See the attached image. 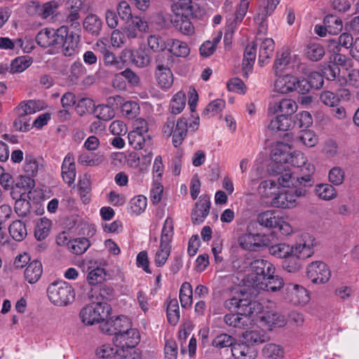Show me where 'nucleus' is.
I'll list each match as a JSON object with an SVG mask.
<instances>
[{"mask_svg": "<svg viewBox=\"0 0 359 359\" xmlns=\"http://www.w3.org/2000/svg\"><path fill=\"white\" fill-rule=\"evenodd\" d=\"M81 321L87 325L100 324L103 333L115 336L117 332H124L131 327V321L127 316H114L109 318H95L92 316H81Z\"/></svg>", "mask_w": 359, "mask_h": 359, "instance_id": "f257e3e1", "label": "nucleus"}, {"mask_svg": "<svg viewBox=\"0 0 359 359\" xmlns=\"http://www.w3.org/2000/svg\"><path fill=\"white\" fill-rule=\"evenodd\" d=\"M257 222L266 229H278L284 236L291 235L294 231L290 224L274 210L261 212L257 217Z\"/></svg>", "mask_w": 359, "mask_h": 359, "instance_id": "f03ea898", "label": "nucleus"}, {"mask_svg": "<svg viewBox=\"0 0 359 359\" xmlns=\"http://www.w3.org/2000/svg\"><path fill=\"white\" fill-rule=\"evenodd\" d=\"M47 293L50 301L58 306H67L75 298L74 288L65 281L51 283L47 289Z\"/></svg>", "mask_w": 359, "mask_h": 359, "instance_id": "7ed1b4c3", "label": "nucleus"}, {"mask_svg": "<svg viewBox=\"0 0 359 359\" xmlns=\"http://www.w3.org/2000/svg\"><path fill=\"white\" fill-rule=\"evenodd\" d=\"M306 189L297 188L294 190L283 189L273 197L271 205L276 208L290 209L298 205V198L306 195Z\"/></svg>", "mask_w": 359, "mask_h": 359, "instance_id": "20e7f679", "label": "nucleus"}, {"mask_svg": "<svg viewBox=\"0 0 359 359\" xmlns=\"http://www.w3.org/2000/svg\"><path fill=\"white\" fill-rule=\"evenodd\" d=\"M65 32H66V26H61L57 29L46 27L38 32L36 41L43 48L53 47L58 49V44L62 41V37L67 34Z\"/></svg>", "mask_w": 359, "mask_h": 359, "instance_id": "39448f33", "label": "nucleus"}, {"mask_svg": "<svg viewBox=\"0 0 359 359\" xmlns=\"http://www.w3.org/2000/svg\"><path fill=\"white\" fill-rule=\"evenodd\" d=\"M200 123L198 116L189 118L182 117L176 123L173 132L172 143L175 147L180 146L189 132L194 133L198 130Z\"/></svg>", "mask_w": 359, "mask_h": 359, "instance_id": "423d86ee", "label": "nucleus"}, {"mask_svg": "<svg viewBox=\"0 0 359 359\" xmlns=\"http://www.w3.org/2000/svg\"><path fill=\"white\" fill-rule=\"evenodd\" d=\"M306 276L314 284H324L330 280L331 271L325 263L315 261L307 266Z\"/></svg>", "mask_w": 359, "mask_h": 359, "instance_id": "0eeeda50", "label": "nucleus"}, {"mask_svg": "<svg viewBox=\"0 0 359 359\" xmlns=\"http://www.w3.org/2000/svg\"><path fill=\"white\" fill-rule=\"evenodd\" d=\"M250 269L252 271L250 278L252 281V287H257L258 283L264 280L267 274L275 273L273 265L264 259H256L251 262Z\"/></svg>", "mask_w": 359, "mask_h": 359, "instance_id": "6e6552de", "label": "nucleus"}, {"mask_svg": "<svg viewBox=\"0 0 359 359\" xmlns=\"http://www.w3.org/2000/svg\"><path fill=\"white\" fill-rule=\"evenodd\" d=\"M140 333L137 329L130 327L124 332H117L113 337V343L124 353L125 349L134 348L140 341Z\"/></svg>", "mask_w": 359, "mask_h": 359, "instance_id": "1a4fd4ad", "label": "nucleus"}, {"mask_svg": "<svg viewBox=\"0 0 359 359\" xmlns=\"http://www.w3.org/2000/svg\"><path fill=\"white\" fill-rule=\"evenodd\" d=\"M240 246L246 250L257 251L259 248L270 244L269 236L259 233H244L238 238Z\"/></svg>", "mask_w": 359, "mask_h": 359, "instance_id": "9d476101", "label": "nucleus"}, {"mask_svg": "<svg viewBox=\"0 0 359 359\" xmlns=\"http://www.w3.org/2000/svg\"><path fill=\"white\" fill-rule=\"evenodd\" d=\"M285 299L294 306H304L309 302L310 296L303 286L290 283L286 287Z\"/></svg>", "mask_w": 359, "mask_h": 359, "instance_id": "9b49d317", "label": "nucleus"}, {"mask_svg": "<svg viewBox=\"0 0 359 359\" xmlns=\"http://www.w3.org/2000/svg\"><path fill=\"white\" fill-rule=\"evenodd\" d=\"M316 245L315 238L307 234L302 236V240L293 245L292 254L303 260L311 257L314 253L313 248Z\"/></svg>", "mask_w": 359, "mask_h": 359, "instance_id": "f8f14e48", "label": "nucleus"}, {"mask_svg": "<svg viewBox=\"0 0 359 359\" xmlns=\"http://www.w3.org/2000/svg\"><path fill=\"white\" fill-rule=\"evenodd\" d=\"M174 14V18L172 23L174 27L178 29L180 32L185 35H191L194 32V27L190 21L188 14L185 11H182V8H178L177 11H172ZM191 16H192L191 15ZM196 16V14L194 15Z\"/></svg>", "mask_w": 359, "mask_h": 359, "instance_id": "ddd939ff", "label": "nucleus"}, {"mask_svg": "<svg viewBox=\"0 0 359 359\" xmlns=\"http://www.w3.org/2000/svg\"><path fill=\"white\" fill-rule=\"evenodd\" d=\"M273 90L280 94H287L294 91L297 77L290 73L275 75Z\"/></svg>", "mask_w": 359, "mask_h": 359, "instance_id": "4468645a", "label": "nucleus"}, {"mask_svg": "<svg viewBox=\"0 0 359 359\" xmlns=\"http://www.w3.org/2000/svg\"><path fill=\"white\" fill-rule=\"evenodd\" d=\"M66 36L62 37V41L58 44V49L62 48L65 56L73 55L78 48L80 41V35L74 32H69L66 26Z\"/></svg>", "mask_w": 359, "mask_h": 359, "instance_id": "2eb2a0df", "label": "nucleus"}, {"mask_svg": "<svg viewBox=\"0 0 359 359\" xmlns=\"http://www.w3.org/2000/svg\"><path fill=\"white\" fill-rule=\"evenodd\" d=\"M295 62L292 60L290 52L288 50H283L277 54L276 59L273 64V70L275 75L287 73L293 69Z\"/></svg>", "mask_w": 359, "mask_h": 359, "instance_id": "dca6fc26", "label": "nucleus"}, {"mask_svg": "<svg viewBox=\"0 0 359 359\" xmlns=\"http://www.w3.org/2000/svg\"><path fill=\"white\" fill-rule=\"evenodd\" d=\"M62 177L65 183L69 185L74 184L76 171L74 155L67 154L63 159L61 167Z\"/></svg>", "mask_w": 359, "mask_h": 359, "instance_id": "f3484780", "label": "nucleus"}, {"mask_svg": "<svg viewBox=\"0 0 359 359\" xmlns=\"http://www.w3.org/2000/svg\"><path fill=\"white\" fill-rule=\"evenodd\" d=\"M243 295L241 290L236 291L233 297L225 301L224 307L233 314H246L248 299L243 298Z\"/></svg>", "mask_w": 359, "mask_h": 359, "instance_id": "a211bd4d", "label": "nucleus"}, {"mask_svg": "<svg viewBox=\"0 0 359 359\" xmlns=\"http://www.w3.org/2000/svg\"><path fill=\"white\" fill-rule=\"evenodd\" d=\"M210 208V198L207 196H201L191 213L193 222L195 224L203 222L209 214Z\"/></svg>", "mask_w": 359, "mask_h": 359, "instance_id": "6ab92c4d", "label": "nucleus"}, {"mask_svg": "<svg viewBox=\"0 0 359 359\" xmlns=\"http://www.w3.org/2000/svg\"><path fill=\"white\" fill-rule=\"evenodd\" d=\"M155 77L158 85L163 90L170 88L173 84V74L168 66L157 64Z\"/></svg>", "mask_w": 359, "mask_h": 359, "instance_id": "aec40b11", "label": "nucleus"}, {"mask_svg": "<svg viewBox=\"0 0 359 359\" xmlns=\"http://www.w3.org/2000/svg\"><path fill=\"white\" fill-rule=\"evenodd\" d=\"M231 351L236 359H255L257 356L255 348L243 341V339L238 343H234Z\"/></svg>", "mask_w": 359, "mask_h": 359, "instance_id": "412c9836", "label": "nucleus"}, {"mask_svg": "<svg viewBox=\"0 0 359 359\" xmlns=\"http://www.w3.org/2000/svg\"><path fill=\"white\" fill-rule=\"evenodd\" d=\"M290 151L291 147L288 144L278 142L272 147L270 156L271 160L276 163L286 164Z\"/></svg>", "mask_w": 359, "mask_h": 359, "instance_id": "4be33fe9", "label": "nucleus"}, {"mask_svg": "<svg viewBox=\"0 0 359 359\" xmlns=\"http://www.w3.org/2000/svg\"><path fill=\"white\" fill-rule=\"evenodd\" d=\"M46 107L43 101L39 100H28L20 102L14 109V111H19L28 116L41 111Z\"/></svg>", "mask_w": 359, "mask_h": 359, "instance_id": "5701e85b", "label": "nucleus"}, {"mask_svg": "<svg viewBox=\"0 0 359 359\" xmlns=\"http://www.w3.org/2000/svg\"><path fill=\"white\" fill-rule=\"evenodd\" d=\"M283 278L278 276H275L274 273H271V274H267L264 280L258 283L256 289L269 292H276L283 288Z\"/></svg>", "mask_w": 359, "mask_h": 359, "instance_id": "b1692460", "label": "nucleus"}, {"mask_svg": "<svg viewBox=\"0 0 359 359\" xmlns=\"http://www.w3.org/2000/svg\"><path fill=\"white\" fill-rule=\"evenodd\" d=\"M286 164H290L294 167L303 168L309 173H313L315 170L314 165L307 162L306 157L299 151H290L288 161Z\"/></svg>", "mask_w": 359, "mask_h": 359, "instance_id": "393cba45", "label": "nucleus"}, {"mask_svg": "<svg viewBox=\"0 0 359 359\" xmlns=\"http://www.w3.org/2000/svg\"><path fill=\"white\" fill-rule=\"evenodd\" d=\"M313 192L320 200L330 201L337 196V191L334 187L330 183H319L316 184Z\"/></svg>", "mask_w": 359, "mask_h": 359, "instance_id": "a878e982", "label": "nucleus"}, {"mask_svg": "<svg viewBox=\"0 0 359 359\" xmlns=\"http://www.w3.org/2000/svg\"><path fill=\"white\" fill-rule=\"evenodd\" d=\"M261 330H250L243 334V339L245 343L254 347L255 345L262 344L269 340V337L266 334V328L259 327Z\"/></svg>", "mask_w": 359, "mask_h": 359, "instance_id": "bb28decb", "label": "nucleus"}, {"mask_svg": "<svg viewBox=\"0 0 359 359\" xmlns=\"http://www.w3.org/2000/svg\"><path fill=\"white\" fill-rule=\"evenodd\" d=\"M42 273L43 268L41 262L39 260H34L26 267L25 270V278L29 283L33 284L40 279Z\"/></svg>", "mask_w": 359, "mask_h": 359, "instance_id": "cd10ccee", "label": "nucleus"}, {"mask_svg": "<svg viewBox=\"0 0 359 359\" xmlns=\"http://www.w3.org/2000/svg\"><path fill=\"white\" fill-rule=\"evenodd\" d=\"M111 308L105 302H93L86 304L81 311L80 314H110Z\"/></svg>", "mask_w": 359, "mask_h": 359, "instance_id": "c85d7f7f", "label": "nucleus"}, {"mask_svg": "<svg viewBox=\"0 0 359 359\" xmlns=\"http://www.w3.org/2000/svg\"><path fill=\"white\" fill-rule=\"evenodd\" d=\"M286 316H262L259 318V326L271 330L273 327H283L287 321Z\"/></svg>", "mask_w": 359, "mask_h": 359, "instance_id": "c756f323", "label": "nucleus"}, {"mask_svg": "<svg viewBox=\"0 0 359 359\" xmlns=\"http://www.w3.org/2000/svg\"><path fill=\"white\" fill-rule=\"evenodd\" d=\"M83 25L86 31L97 36L101 31L102 22L97 15L89 14L84 19Z\"/></svg>", "mask_w": 359, "mask_h": 359, "instance_id": "7c9ffc66", "label": "nucleus"}, {"mask_svg": "<svg viewBox=\"0 0 359 359\" xmlns=\"http://www.w3.org/2000/svg\"><path fill=\"white\" fill-rule=\"evenodd\" d=\"M275 48L274 41L271 38H266L262 41L259 50V63L263 66L266 60L273 55Z\"/></svg>", "mask_w": 359, "mask_h": 359, "instance_id": "2f4dec72", "label": "nucleus"}, {"mask_svg": "<svg viewBox=\"0 0 359 359\" xmlns=\"http://www.w3.org/2000/svg\"><path fill=\"white\" fill-rule=\"evenodd\" d=\"M169 52L177 57H187L190 53V48L188 45L183 41L177 39L168 40V47Z\"/></svg>", "mask_w": 359, "mask_h": 359, "instance_id": "473e14b6", "label": "nucleus"}, {"mask_svg": "<svg viewBox=\"0 0 359 359\" xmlns=\"http://www.w3.org/2000/svg\"><path fill=\"white\" fill-rule=\"evenodd\" d=\"M293 128L290 117L285 115H278L273 118L269 124V128L273 131H287Z\"/></svg>", "mask_w": 359, "mask_h": 359, "instance_id": "72a5a7b5", "label": "nucleus"}, {"mask_svg": "<svg viewBox=\"0 0 359 359\" xmlns=\"http://www.w3.org/2000/svg\"><path fill=\"white\" fill-rule=\"evenodd\" d=\"M353 36L347 32L342 33L337 40H331L330 42V48H332V51L339 52L340 47L350 49L354 42Z\"/></svg>", "mask_w": 359, "mask_h": 359, "instance_id": "f704fd0d", "label": "nucleus"}, {"mask_svg": "<svg viewBox=\"0 0 359 359\" xmlns=\"http://www.w3.org/2000/svg\"><path fill=\"white\" fill-rule=\"evenodd\" d=\"M77 188L83 203H88L90 200L91 191V183L89 177L86 175L79 177Z\"/></svg>", "mask_w": 359, "mask_h": 359, "instance_id": "c9c22d12", "label": "nucleus"}, {"mask_svg": "<svg viewBox=\"0 0 359 359\" xmlns=\"http://www.w3.org/2000/svg\"><path fill=\"white\" fill-rule=\"evenodd\" d=\"M147 205V198L138 195L134 196L129 202V212L132 216H137L144 212Z\"/></svg>", "mask_w": 359, "mask_h": 359, "instance_id": "e433bc0d", "label": "nucleus"}, {"mask_svg": "<svg viewBox=\"0 0 359 359\" xmlns=\"http://www.w3.org/2000/svg\"><path fill=\"white\" fill-rule=\"evenodd\" d=\"M11 236L16 241H22L27 235V231L24 222L20 220L13 221L8 227Z\"/></svg>", "mask_w": 359, "mask_h": 359, "instance_id": "4c0bfd02", "label": "nucleus"}, {"mask_svg": "<svg viewBox=\"0 0 359 359\" xmlns=\"http://www.w3.org/2000/svg\"><path fill=\"white\" fill-rule=\"evenodd\" d=\"M273 11V8L272 7L269 8V6H261L258 9L255 20L257 24L259 25L258 32L259 34L266 33L267 25L266 20L267 17L269 16Z\"/></svg>", "mask_w": 359, "mask_h": 359, "instance_id": "58836bf2", "label": "nucleus"}, {"mask_svg": "<svg viewBox=\"0 0 359 359\" xmlns=\"http://www.w3.org/2000/svg\"><path fill=\"white\" fill-rule=\"evenodd\" d=\"M96 355L102 358L114 357V359H129L128 356L122 355L121 351L114 348L109 344H104L99 347L96 351Z\"/></svg>", "mask_w": 359, "mask_h": 359, "instance_id": "ea45409f", "label": "nucleus"}, {"mask_svg": "<svg viewBox=\"0 0 359 359\" xmlns=\"http://www.w3.org/2000/svg\"><path fill=\"white\" fill-rule=\"evenodd\" d=\"M90 246L89 240L86 238H77L68 243L69 250L76 255L84 253Z\"/></svg>", "mask_w": 359, "mask_h": 359, "instance_id": "a19ab883", "label": "nucleus"}, {"mask_svg": "<svg viewBox=\"0 0 359 359\" xmlns=\"http://www.w3.org/2000/svg\"><path fill=\"white\" fill-rule=\"evenodd\" d=\"M104 161L103 155L100 154L83 153L78 158V163L85 166H97Z\"/></svg>", "mask_w": 359, "mask_h": 359, "instance_id": "79ce46f5", "label": "nucleus"}, {"mask_svg": "<svg viewBox=\"0 0 359 359\" xmlns=\"http://www.w3.org/2000/svg\"><path fill=\"white\" fill-rule=\"evenodd\" d=\"M256 57V44L254 43L248 44L244 52L243 60V68L247 72L252 70Z\"/></svg>", "mask_w": 359, "mask_h": 359, "instance_id": "37998d69", "label": "nucleus"}, {"mask_svg": "<svg viewBox=\"0 0 359 359\" xmlns=\"http://www.w3.org/2000/svg\"><path fill=\"white\" fill-rule=\"evenodd\" d=\"M327 180L334 187L341 185L345 180V171L339 166L332 168L327 173Z\"/></svg>", "mask_w": 359, "mask_h": 359, "instance_id": "c03bdc74", "label": "nucleus"}, {"mask_svg": "<svg viewBox=\"0 0 359 359\" xmlns=\"http://www.w3.org/2000/svg\"><path fill=\"white\" fill-rule=\"evenodd\" d=\"M186 104V95L182 91L177 92L170 100V111L173 114H179Z\"/></svg>", "mask_w": 359, "mask_h": 359, "instance_id": "a18cd8bd", "label": "nucleus"}, {"mask_svg": "<svg viewBox=\"0 0 359 359\" xmlns=\"http://www.w3.org/2000/svg\"><path fill=\"white\" fill-rule=\"evenodd\" d=\"M128 142L130 146L135 149H142L147 141L149 140L148 134H142L137 131H130L128 135Z\"/></svg>", "mask_w": 359, "mask_h": 359, "instance_id": "49530a36", "label": "nucleus"}, {"mask_svg": "<svg viewBox=\"0 0 359 359\" xmlns=\"http://www.w3.org/2000/svg\"><path fill=\"white\" fill-rule=\"evenodd\" d=\"M174 235V224L172 218L168 217L164 222L161 235L160 238V243L171 245Z\"/></svg>", "mask_w": 359, "mask_h": 359, "instance_id": "de8ad7c7", "label": "nucleus"}, {"mask_svg": "<svg viewBox=\"0 0 359 359\" xmlns=\"http://www.w3.org/2000/svg\"><path fill=\"white\" fill-rule=\"evenodd\" d=\"M323 22L327 29V32L331 34H337L341 31L343 27L341 20L333 15H326Z\"/></svg>", "mask_w": 359, "mask_h": 359, "instance_id": "09e8293b", "label": "nucleus"}, {"mask_svg": "<svg viewBox=\"0 0 359 359\" xmlns=\"http://www.w3.org/2000/svg\"><path fill=\"white\" fill-rule=\"evenodd\" d=\"M171 251V245L160 243L154 256V263L158 267L163 266L167 262Z\"/></svg>", "mask_w": 359, "mask_h": 359, "instance_id": "8fccbe9b", "label": "nucleus"}, {"mask_svg": "<svg viewBox=\"0 0 359 359\" xmlns=\"http://www.w3.org/2000/svg\"><path fill=\"white\" fill-rule=\"evenodd\" d=\"M269 253L276 257L285 259L292 254V248L286 243H278L269 248Z\"/></svg>", "mask_w": 359, "mask_h": 359, "instance_id": "3c124183", "label": "nucleus"}, {"mask_svg": "<svg viewBox=\"0 0 359 359\" xmlns=\"http://www.w3.org/2000/svg\"><path fill=\"white\" fill-rule=\"evenodd\" d=\"M35 187L34 180L29 176L21 175L15 184V191L24 195L27 191Z\"/></svg>", "mask_w": 359, "mask_h": 359, "instance_id": "603ef678", "label": "nucleus"}, {"mask_svg": "<svg viewBox=\"0 0 359 359\" xmlns=\"http://www.w3.org/2000/svg\"><path fill=\"white\" fill-rule=\"evenodd\" d=\"M51 226V221L47 218H41L39 222H37L35 228V237L37 240L41 241L46 238L50 232Z\"/></svg>", "mask_w": 359, "mask_h": 359, "instance_id": "864d4df0", "label": "nucleus"}, {"mask_svg": "<svg viewBox=\"0 0 359 359\" xmlns=\"http://www.w3.org/2000/svg\"><path fill=\"white\" fill-rule=\"evenodd\" d=\"M192 287L189 283H182L180 290V300L183 308L191 306L192 303Z\"/></svg>", "mask_w": 359, "mask_h": 359, "instance_id": "5fc2aeb1", "label": "nucleus"}, {"mask_svg": "<svg viewBox=\"0 0 359 359\" xmlns=\"http://www.w3.org/2000/svg\"><path fill=\"white\" fill-rule=\"evenodd\" d=\"M32 63L30 57L25 55L14 59L11 65V69L13 73H20L27 69Z\"/></svg>", "mask_w": 359, "mask_h": 359, "instance_id": "6e6d98bb", "label": "nucleus"}, {"mask_svg": "<svg viewBox=\"0 0 359 359\" xmlns=\"http://www.w3.org/2000/svg\"><path fill=\"white\" fill-rule=\"evenodd\" d=\"M283 269L289 273H296L302 267V262L294 254L288 256L283 262Z\"/></svg>", "mask_w": 359, "mask_h": 359, "instance_id": "4d7b16f0", "label": "nucleus"}, {"mask_svg": "<svg viewBox=\"0 0 359 359\" xmlns=\"http://www.w3.org/2000/svg\"><path fill=\"white\" fill-rule=\"evenodd\" d=\"M297 139L307 147H313L318 142V135L311 130H302Z\"/></svg>", "mask_w": 359, "mask_h": 359, "instance_id": "13d9d810", "label": "nucleus"}, {"mask_svg": "<svg viewBox=\"0 0 359 359\" xmlns=\"http://www.w3.org/2000/svg\"><path fill=\"white\" fill-rule=\"evenodd\" d=\"M297 109V104L295 101L291 99H283L278 105V109L275 111H280L282 115L287 116L290 117L292 114L296 112Z\"/></svg>", "mask_w": 359, "mask_h": 359, "instance_id": "bf43d9fd", "label": "nucleus"}, {"mask_svg": "<svg viewBox=\"0 0 359 359\" xmlns=\"http://www.w3.org/2000/svg\"><path fill=\"white\" fill-rule=\"evenodd\" d=\"M313 123V118L308 111H303L297 114L293 121V127L297 126L299 128L310 127Z\"/></svg>", "mask_w": 359, "mask_h": 359, "instance_id": "052dcab7", "label": "nucleus"}, {"mask_svg": "<svg viewBox=\"0 0 359 359\" xmlns=\"http://www.w3.org/2000/svg\"><path fill=\"white\" fill-rule=\"evenodd\" d=\"M306 54L309 60L318 61L325 55V50L320 44L313 43L307 46Z\"/></svg>", "mask_w": 359, "mask_h": 359, "instance_id": "680f3d73", "label": "nucleus"}, {"mask_svg": "<svg viewBox=\"0 0 359 359\" xmlns=\"http://www.w3.org/2000/svg\"><path fill=\"white\" fill-rule=\"evenodd\" d=\"M15 119L13 121L14 128L20 132H27L30 129L29 121L30 118L27 116L20 113L19 111H14Z\"/></svg>", "mask_w": 359, "mask_h": 359, "instance_id": "e2e57ef3", "label": "nucleus"}, {"mask_svg": "<svg viewBox=\"0 0 359 359\" xmlns=\"http://www.w3.org/2000/svg\"><path fill=\"white\" fill-rule=\"evenodd\" d=\"M94 114L97 118L102 121H109L114 117V109L109 104H99L94 109Z\"/></svg>", "mask_w": 359, "mask_h": 359, "instance_id": "0e129e2a", "label": "nucleus"}, {"mask_svg": "<svg viewBox=\"0 0 359 359\" xmlns=\"http://www.w3.org/2000/svg\"><path fill=\"white\" fill-rule=\"evenodd\" d=\"M263 355L269 358L278 359L283 357V348L276 344H268L262 349Z\"/></svg>", "mask_w": 359, "mask_h": 359, "instance_id": "69168bd1", "label": "nucleus"}, {"mask_svg": "<svg viewBox=\"0 0 359 359\" xmlns=\"http://www.w3.org/2000/svg\"><path fill=\"white\" fill-rule=\"evenodd\" d=\"M140 111L139 104L134 101H127L121 104V112L124 116L132 119L135 118Z\"/></svg>", "mask_w": 359, "mask_h": 359, "instance_id": "338daca9", "label": "nucleus"}, {"mask_svg": "<svg viewBox=\"0 0 359 359\" xmlns=\"http://www.w3.org/2000/svg\"><path fill=\"white\" fill-rule=\"evenodd\" d=\"M235 339L231 336L227 334H220L217 335L212 341V344L217 348L221 349L223 348L231 347L233 346Z\"/></svg>", "mask_w": 359, "mask_h": 359, "instance_id": "774afa93", "label": "nucleus"}]
</instances>
